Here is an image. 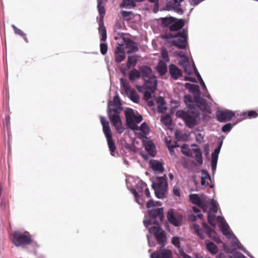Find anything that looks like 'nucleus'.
<instances>
[{"mask_svg": "<svg viewBox=\"0 0 258 258\" xmlns=\"http://www.w3.org/2000/svg\"><path fill=\"white\" fill-rule=\"evenodd\" d=\"M193 228L194 229L195 232L197 234V235L201 239H204L205 238L204 232H205V228H203V223L201 225L198 224L197 223H194L193 224Z\"/></svg>", "mask_w": 258, "mask_h": 258, "instance_id": "obj_25", "label": "nucleus"}, {"mask_svg": "<svg viewBox=\"0 0 258 258\" xmlns=\"http://www.w3.org/2000/svg\"><path fill=\"white\" fill-rule=\"evenodd\" d=\"M12 28L14 29V31L15 33V34L22 36L23 37L24 40L28 42V39L26 37V34L23 33V32L20 29H18L14 25H12Z\"/></svg>", "mask_w": 258, "mask_h": 258, "instance_id": "obj_46", "label": "nucleus"}, {"mask_svg": "<svg viewBox=\"0 0 258 258\" xmlns=\"http://www.w3.org/2000/svg\"><path fill=\"white\" fill-rule=\"evenodd\" d=\"M173 193L174 195L177 197H179L180 195L179 189L176 186H174L173 188Z\"/></svg>", "mask_w": 258, "mask_h": 258, "instance_id": "obj_58", "label": "nucleus"}, {"mask_svg": "<svg viewBox=\"0 0 258 258\" xmlns=\"http://www.w3.org/2000/svg\"><path fill=\"white\" fill-rule=\"evenodd\" d=\"M140 130L142 132L143 135H145L148 132L149 127L147 124L145 122H144L142 123L139 127H138V130Z\"/></svg>", "mask_w": 258, "mask_h": 258, "instance_id": "obj_47", "label": "nucleus"}, {"mask_svg": "<svg viewBox=\"0 0 258 258\" xmlns=\"http://www.w3.org/2000/svg\"><path fill=\"white\" fill-rule=\"evenodd\" d=\"M116 40L121 41L122 43L125 45V48L128 53L136 52L138 50V47L137 45L130 39H125L121 35L114 36Z\"/></svg>", "mask_w": 258, "mask_h": 258, "instance_id": "obj_16", "label": "nucleus"}, {"mask_svg": "<svg viewBox=\"0 0 258 258\" xmlns=\"http://www.w3.org/2000/svg\"><path fill=\"white\" fill-rule=\"evenodd\" d=\"M166 144L168 148V150L170 151V154H172V153L173 152V149L177 147L176 142H175V141H172L170 140L169 141H168L167 140Z\"/></svg>", "mask_w": 258, "mask_h": 258, "instance_id": "obj_45", "label": "nucleus"}, {"mask_svg": "<svg viewBox=\"0 0 258 258\" xmlns=\"http://www.w3.org/2000/svg\"><path fill=\"white\" fill-rule=\"evenodd\" d=\"M99 34L101 35V41H104L106 39L107 35L105 27L103 24L100 23L98 28Z\"/></svg>", "mask_w": 258, "mask_h": 258, "instance_id": "obj_35", "label": "nucleus"}, {"mask_svg": "<svg viewBox=\"0 0 258 258\" xmlns=\"http://www.w3.org/2000/svg\"><path fill=\"white\" fill-rule=\"evenodd\" d=\"M151 258H171L170 250L165 249L161 246L158 251H155L150 255Z\"/></svg>", "mask_w": 258, "mask_h": 258, "instance_id": "obj_19", "label": "nucleus"}, {"mask_svg": "<svg viewBox=\"0 0 258 258\" xmlns=\"http://www.w3.org/2000/svg\"><path fill=\"white\" fill-rule=\"evenodd\" d=\"M169 69L171 77L174 80H177L181 77L182 71L175 65H170Z\"/></svg>", "mask_w": 258, "mask_h": 258, "instance_id": "obj_23", "label": "nucleus"}, {"mask_svg": "<svg viewBox=\"0 0 258 258\" xmlns=\"http://www.w3.org/2000/svg\"><path fill=\"white\" fill-rule=\"evenodd\" d=\"M222 144V142L220 143L219 147L215 149L214 151L212 154L211 166L213 174H214L216 170L218 156L220 151Z\"/></svg>", "mask_w": 258, "mask_h": 258, "instance_id": "obj_20", "label": "nucleus"}, {"mask_svg": "<svg viewBox=\"0 0 258 258\" xmlns=\"http://www.w3.org/2000/svg\"><path fill=\"white\" fill-rule=\"evenodd\" d=\"M100 121L103 127V133L107 139L110 154L112 156H115L117 153L115 152V146L112 140L109 122L103 116H100Z\"/></svg>", "mask_w": 258, "mask_h": 258, "instance_id": "obj_9", "label": "nucleus"}, {"mask_svg": "<svg viewBox=\"0 0 258 258\" xmlns=\"http://www.w3.org/2000/svg\"><path fill=\"white\" fill-rule=\"evenodd\" d=\"M162 57L165 61H169V57L168 56V52L166 49L163 48L161 52Z\"/></svg>", "mask_w": 258, "mask_h": 258, "instance_id": "obj_53", "label": "nucleus"}, {"mask_svg": "<svg viewBox=\"0 0 258 258\" xmlns=\"http://www.w3.org/2000/svg\"><path fill=\"white\" fill-rule=\"evenodd\" d=\"M141 72L146 86L151 91H155L157 81L156 78L153 75L151 69L148 67L144 66L142 68Z\"/></svg>", "mask_w": 258, "mask_h": 258, "instance_id": "obj_7", "label": "nucleus"}, {"mask_svg": "<svg viewBox=\"0 0 258 258\" xmlns=\"http://www.w3.org/2000/svg\"><path fill=\"white\" fill-rule=\"evenodd\" d=\"M130 13H131L130 12L124 11L121 12V15L123 17H127L128 16H129Z\"/></svg>", "mask_w": 258, "mask_h": 258, "instance_id": "obj_61", "label": "nucleus"}, {"mask_svg": "<svg viewBox=\"0 0 258 258\" xmlns=\"http://www.w3.org/2000/svg\"><path fill=\"white\" fill-rule=\"evenodd\" d=\"M197 216H196L194 214H191L190 215V219L192 221H195L196 220H197Z\"/></svg>", "mask_w": 258, "mask_h": 258, "instance_id": "obj_63", "label": "nucleus"}, {"mask_svg": "<svg viewBox=\"0 0 258 258\" xmlns=\"http://www.w3.org/2000/svg\"><path fill=\"white\" fill-rule=\"evenodd\" d=\"M122 110L121 103L118 96L114 97L113 101H109L108 104L107 113L109 118L116 131L121 134L124 131L119 114Z\"/></svg>", "mask_w": 258, "mask_h": 258, "instance_id": "obj_3", "label": "nucleus"}, {"mask_svg": "<svg viewBox=\"0 0 258 258\" xmlns=\"http://www.w3.org/2000/svg\"><path fill=\"white\" fill-rule=\"evenodd\" d=\"M184 80L185 81H189L192 82H197L196 81V79L195 78H192V77H184Z\"/></svg>", "mask_w": 258, "mask_h": 258, "instance_id": "obj_59", "label": "nucleus"}, {"mask_svg": "<svg viewBox=\"0 0 258 258\" xmlns=\"http://www.w3.org/2000/svg\"><path fill=\"white\" fill-rule=\"evenodd\" d=\"M167 217L169 222L175 226H179L182 223V215L172 209L168 210Z\"/></svg>", "mask_w": 258, "mask_h": 258, "instance_id": "obj_14", "label": "nucleus"}, {"mask_svg": "<svg viewBox=\"0 0 258 258\" xmlns=\"http://www.w3.org/2000/svg\"><path fill=\"white\" fill-rule=\"evenodd\" d=\"M100 52L103 54L104 55L106 53L108 49L107 45L106 44L104 43H101L100 45Z\"/></svg>", "mask_w": 258, "mask_h": 258, "instance_id": "obj_54", "label": "nucleus"}, {"mask_svg": "<svg viewBox=\"0 0 258 258\" xmlns=\"http://www.w3.org/2000/svg\"><path fill=\"white\" fill-rule=\"evenodd\" d=\"M137 187L139 191L142 192L147 188V184L145 182L140 181L138 182Z\"/></svg>", "mask_w": 258, "mask_h": 258, "instance_id": "obj_50", "label": "nucleus"}, {"mask_svg": "<svg viewBox=\"0 0 258 258\" xmlns=\"http://www.w3.org/2000/svg\"><path fill=\"white\" fill-rule=\"evenodd\" d=\"M161 206L160 202L150 200L147 203L149 218L146 217L143 222L149 232L155 236L159 243H163L166 241V236L158 223L163 217V209Z\"/></svg>", "mask_w": 258, "mask_h": 258, "instance_id": "obj_1", "label": "nucleus"}, {"mask_svg": "<svg viewBox=\"0 0 258 258\" xmlns=\"http://www.w3.org/2000/svg\"><path fill=\"white\" fill-rule=\"evenodd\" d=\"M130 190L131 192L134 195L136 202L141 206H143L144 201L143 198L141 197L138 195V193L137 192L136 190L135 189L131 188Z\"/></svg>", "mask_w": 258, "mask_h": 258, "instance_id": "obj_36", "label": "nucleus"}, {"mask_svg": "<svg viewBox=\"0 0 258 258\" xmlns=\"http://www.w3.org/2000/svg\"><path fill=\"white\" fill-rule=\"evenodd\" d=\"M196 76L198 77V79L199 80L200 83L201 85V86H202L204 88V89L206 90H207L206 85H205L204 81L203 80L202 78H201V76H200V75L199 72H197L196 73Z\"/></svg>", "mask_w": 258, "mask_h": 258, "instance_id": "obj_57", "label": "nucleus"}, {"mask_svg": "<svg viewBox=\"0 0 258 258\" xmlns=\"http://www.w3.org/2000/svg\"><path fill=\"white\" fill-rule=\"evenodd\" d=\"M174 18L170 17H165L161 18V20L162 23L166 26H169L172 23L173 21L174 20Z\"/></svg>", "mask_w": 258, "mask_h": 258, "instance_id": "obj_43", "label": "nucleus"}, {"mask_svg": "<svg viewBox=\"0 0 258 258\" xmlns=\"http://www.w3.org/2000/svg\"><path fill=\"white\" fill-rule=\"evenodd\" d=\"M11 239L13 243L17 247L29 244L32 241L31 236L27 231H17L14 232L12 235Z\"/></svg>", "mask_w": 258, "mask_h": 258, "instance_id": "obj_8", "label": "nucleus"}, {"mask_svg": "<svg viewBox=\"0 0 258 258\" xmlns=\"http://www.w3.org/2000/svg\"><path fill=\"white\" fill-rule=\"evenodd\" d=\"M203 226L205 228V232L207 233L211 238L217 242H220V239L215 231L209 227L206 223L203 222Z\"/></svg>", "mask_w": 258, "mask_h": 258, "instance_id": "obj_22", "label": "nucleus"}, {"mask_svg": "<svg viewBox=\"0 0 258 258\" xmlns=\"http://www.w3.org/2000/svg\"><path fill=\"white\" fill-rule=\"evenodd\" d=\"M140 77V73L136 69L131 71L129 73V78L131 81L139 78Z\"/></svg>", "mask_w": 258, "mask_h": 258, "instance_id": "obj_38", "label": "nucleus"}, {"mask_svg": "<svg viewBox=\"0 0 258 258\" xmlns=\"http://www.w3.org/2000/svg\"><path fill=\"white\" fill-rule=\"evenodd\" d=\"M194 152L195 154L196 159L198 163L202 164L203 163L202 154L201 150L199 148L194 149Z\"/></svg>", "mask_w": 258, "mask_h": 258, "instance_id": "obj_40", "label": "nucleus"}, {"mask_svg": "<svg viewBox=\"0 0 258 258\" xmlns=\"http://www.w3.org/2000/svg\"><path fill=\"white\" fill-rule=\"evenodd\" d=\"M157 70L159 74L161 76H163L166 74L167 71V67L163 61L160 60L157 66Z\"/></svg>", "mask_w": 258, "mask_h": 258, "instance_id": "obj_30", "label": "nucleus"}, {"mask_svg": "<svg viewBox=\"0 0 258 258\" xmlns=\"http://www.w3.org/2000/svg\"><path fill=\"white\" fill-rule=\"evenodd\" d=\"M217 258H227L226 256L223 253H220L218 255H217Z\"/></svg>", "mask_w": 258, "mask_h": 258, "instance_id": "obj_64", "label": "nucleus"}, {"mask_svg": "<svg viewBox=\"0 0 258 258\" xmlns=\"http://www.w3.org/2000/svg\"><path fill=\"white\" fill-rule=\"evenodd\" d=\"M190 201L198 206L199 207L202 208L204 212H206L208 210V205L209 201L207 200V197L203 195L200 197L197 194H191L189 196Z\"/></svg>", "mask_w": 258, "mask_h": 258, "instance_id": "obj_11", "label": "nucleus"}, {"mask_svg": "<svg viewBox=\"0 0 258 258\" xmlns=\"http://www.w3.org/2000/svg\"><path fill=\"white\" fill-rule=\"evenodd\" d=\"M181 151L183 154L187 156H190L191 155L190 149L186 145H183L181 147Z\"/></svg>", "mask_w": 258, "mask_h": 258, "instance_id": "obj_48", "label": "nucleus"}, {"mask_svg": "<svg viewBox=\"0 0 258 258\" xmlns=\"http://www.w3.org/2000/svg\"><path fill=\"white\" fill-rule=\"evenodd\" d=\"M235 124V123L233 124L230 123H227L222 127V131L224 133L229 132Z\"/></svg>", "mask_w": 258, "mask_h": 258, "instance_id": "obj_49", "label": "nucleus"}, {"mask_svg": "<svg viewBox=\"0 0 258 258\" xmlns=\"http://www.w3.org/2000/svg\"><path fill=\"white\" fill-rule=\"evenodd\" d=\"M184 101L190 113H195L192 109L195 110V106L196 105L202 110L206 108L207 103L205 100L199 96L194 95V97H192L190 95H185Z\"/></svg>", "mask_w": 258, "mask_h": 258, "instance_id": "obj_4", "label": "nucleus"}, {"mask_svg": "<svg viewBox=\"0 0 258 258\" xmlns=\"http://www.w3.org/2000/svg\"><path fill=\"white\" fill-rule=\"evenodd\" d=\"M177 55L179 57V64L183 68L190 62L187 56H185L182 52L180 51L178 52Z\"/></svg>", "mask_w": 258, "mask_h": 258, "instance_id": "obj_27", "label": "nucleus"}, {"mask_svg": "<svg viewBox=\"0 0 258 258\" xmlns=\"http://www.w3.org/2000/svg\"><path fill=\"white\" fill-rule=\"evenodd\" d=\"M137 62V57L136 55L128 56L127 58V66L128 68L134 67Z\"/></svg>", "mask_w": 258, "mask_h": 258, "instance_id": "obj_39", "label": "nucleus"}, {"mask_svg": "<svg viewBox=\"0 0 258 258\" xmlns=\"http://www.w3.org/2000/svg\"><path fill=\"white\" fill-rule=\"evenodd\" d=\"M209 177H211L209 175L208 171L206 170L203 169L201 171V179H209Z\"/></svg>", "mask_w": 258, "mask_h": 258, "instance_id": "obj_55", "label": "nucleus"}, {"mask_svg": "<svg viewBox=\"0 0 258 258\" xmlns=\"http://www.w3.org/2000/svg\"><path fill=\"white\" fill-rule=\"evenodd\" d=\"M192 210L194 213L197 215L198 217H199L201 220L203 219V215L201 214L199 208L193 207Z\"/></svg>", "mask_w": 258, "mask_h": 258, "instance_id": "obj_56", "label": "nucleus"}, {"mask_svg": "<svg viewBox=\"0 0 258 258\" xmlns=\"http://www.w3.org/2000/svg\"><path fill=\"white\" fill-rule=\"evenodd\" d=\"M211 207H210L208 213V219L209 223L213 226H216L215 220H218L220 222V229L223 234L227 238L231 240V244L234 249H239L244 250V247L234 236L228 224L224 220L223 217H216V214L217 213L218 209V204L214 200L211 202Z\"/></svg>", "mask_w": 258, "mask_h": 258, "instance_id": "obj_2", "label": "nucleus"}, {"mask_svg": "<svg viewBox=\"0 0 258 258\" xmlns=\"http://www.w3.org/2000/svg\"><path fill=\"white\" fill-rule=\"evenodd\" d=\"M145 148L148 153L152 156H155V147L152 141H146L144 143Z\"/></svg>", "mask_w": 258, "mask_h": 258, "instance_id": "obj_29", "label": "nucleus"}, {"mask_svg": "<svg viewBox=\"0 0 258 258\" xmlns=\"http://www.w3.org/2000/svg\"><path fill=\"white\" fill-rule=\"evenodd\" d=\"M192 111H194L195 112L191 113L192 114H193V116L188 114L186 112L183 110H178L176 112V116L182 118L185 121L186 125L190 128L196 125L197 123L196 119L195 117V114H197V113L195 112V110H193Z\"/></svg>", "mask_w": 258, "mask_h": 258, "instance_id": "obj_12", "label": "nucleus"}, {"mask_svg": "<svg viewBox=\"0 0 258 258\" xmlns=\"http://www.w3.org/2000/svg\"><path fill=\"white\" fill-rule=\"evenodd\" d=\"M133 180V178L132 177H127L126 179V183L127 187H129V183L131 182Z\"/></svg>", "mask_w": 258, "mask_h": 258, "instance_id": "obj_60", "label": "nucleus"}, {"mask_svg": "<svg viewBox=\"0 0 258 258\" xmlns=\"http://www.w3.org/2000/svg\"><path fill=\"white\" fill-rule=\"evenodd\" d=\"M97 7L100 15V21H101L100 23L102 24V20L105 15V11L103 6H102V4L99 0H98Z\"/></svg>", "mask_w": 258, "mask_h": 258, "instance_id": "obj_37", "label": "nucleus"}, {"mask_svg": "<svg viewBox=\"0 0 258 258\" xmlns=\"http://www.w3.org/2000/svg\"><path fill=\"white\" fill-rule=\"evenodd\" d=\"M120 81L121 87L123 89L126 95L134 102L138 103L139 97L136 92L130 87L128 84L123 78H120Z\"/></svg>", "mask_w": 258, "mask_h": 258, "instance_id": "obj_13", "label": "nucleus"}, {"mask_svg": "<svg viewBox=\"0 0 258 258\" xmlns=\"http://www.w3.org/2000/svg\"><path fill=\"white\" fill-rule=\"evenodd\" d=\"M136 6L134 0H123L120 4V7L126 9H130L134 8Z\"/></svg>", "mask_w": 258, "mask_h": 258, "instance_id": "obj_31", "label": "nucleus"}, {"mask_svg": "<svg viewBox=\"0 0 258 258\" xmlns=\"http://www.w3.org/2000/svg\"><path fill=\"white\" fill-rule=\"evenodd\" d=\"M183 240V238L181 237L174 236L171 239V243L177 248L176 253L178 258H190V256L185 252L180 247V243Z\"/></svg>", "mask_w": 258, "mask_h": 258, "instance_id": "obj_15", "label": "nucleus"}, {"mask_svg": "<svg viewBox=\"0 0 258 258\" xmlns=\"http://www.w3.org/2000/svg\"><path fill=\"white\" fill-rule=\"evenodd\" d=\"M235 115L234 112L228 110H221L217 112V118L220 122L229 121Z\"/></svg>", "mask_w": 258, "mask_h": 258, "instance_id": "obj_17", "label": "nucleus"}, {"mask_svg": "<svg viewBox=\"0 0 258 258\" xmlns=\"http://www.w3.org/2000/svg\"><path fill=\"white\" fill-rule=\"evenodd\" d=\"M151 3L154 4L153 11L155 13L158 12L159 10V0H148Z\"/></svg>", "mask_w": 258, "mask_h": 258, "instance_id": "obj_52", "label": "nucleus"}, {"mask_svg": "<svg viewBox=\"0 0 258 258\" xmlns=\"http://www.w3.org/2000/svg\"><path fill=\"white\" fill-rule=\"evenodd\" d=\"M185 87L189 90V92L193 93L194 95L199 96L200 89L198 85L186 83Z\"/></svg>", "mask_w": 258, "mask_h": 258, "instance_id": "obj_28", "label": "nucleus"}, {"mask_svg": "<svg viewBox=\"0 0 258 258\" xmlns=\"http://www.w3.org/2000/svg\"><path fill=\"white\" fill-rule=\"evenodd\" d=\"M211 183V177H209V179L208 180V179H201V184L203 186H209L210 188L212 187V185H210V183Z\"/></svg>", "mask_w": 258, "mask_h": 258, "instance_id": "obj_51", "label": "nucleus"}, {"mask_svg": "<svg viewBox=\"0 0 258 258\" xmlns=\"http://www.w3.org/2000/svg\"><path fill=\"white\" fill-rule=\"evenodd\" d=\"M184 72L187 75H191L194 72H195V74H196V73L198 72L192 62L188 63L186 66L184 67Z\"/></svg>", "mask_w": 258, "mask_h": 258, "instance_id": "obj_33", "label": "nucleus"}, {"mask_svg": "<svg viewBox=\"0 0 258 258\" xmlns=\"http://www.w3.org/2000/svg\"><path fill=\"white\" fill-rule=\"evenodd\" d=\"M150 164L152 169L156 173H162L164 171V167L162 162L155 160H152L150 162Z\"/></svg>", "mask_w": 258, "mask_h": 258, "instance_id": "obj_24", "label": "nucleus"}, {"mask_svg": "<svg viewBox=\"0 0 258 258\" xmlns=\"http://www.w3.org/2000/svg\"><path fill=\"white\" fill-rule=\"evenodd\" d=\"M118 46L115 48L114 55L115 61L119 62L123 61L125 58V53L124 50L123 45L121 41L117 42Z\"/></svg>", "mask_w": 258, "mask_h": 258, "instance_id": "obj_18", "label": "nucleus"}, {"mask_svg": "<svg viewBox=\"0 0 258 258\" xmlns=\"http://www.w3.org/2000/svg\"><path fill=\"white\" fill-rule=\"evenodd\" d=\"M170 36L171 37L173 38L172 41L174 45L181 49L186 47L187 45V33L185 30H183L173 37L171 35Z\"/></svg>", "mask_w": 258, "mask_h": 258, "instance_id": "obj_10", "label": "nucleus"}, {"mask_svg": "<svg viewBox=\"0 0 258 258\" xmlns=\"http://www.w3.org/2000/svg\"><path fill=\"white\" fill-rule=\"evenodd\" d=\"M125 115L128 127L134 131L138 130L137 124L143 120L142 115L137 111L131 108H126L125 110Z\"/></svg>", "mask_w": 258, "mask_h": 258, "instance_id": "obj_5", "label": "nucleus"}, {"mask_svg": "<svg viewBox=\"0 0 258 258\" xmlns=\"http://www.w3.org/2000/svg\"><path fill=\"white\" fill-rule=\"evenodd\" d=\"M207 248L212 254H216L218 252L217 246L212 242H208L206 244Z\"/></svg>", "mask_w": 258, "mask_h": 258, "instance_id": "obj_34", "label": "nucleus"}, {"mask_svg": "<svg viewBox=\"0 0 258 258\" xmlns=\"http://www.w3.org/2000/svg\"><path fill=\"white\" fill-rule=\"evenodd\" d=\"M166 176L157 177L156 181L153 182L152 186L154 190L155 196L158 199L163 198L167 192V183Z\"/></svg>", "mask_w": 258, "mask_h": 258, "instance_id": "obj_6", "label": "nucleus"}, {"mask_svg": "<svg viewBox=\"0 0 258 258\" xmlns=\"http://www.w3.org/2000/svg\"><path fill=\"white\" fill-rule=\"evenodd\" d=\"M244 118H246L248 116L249 118H256L258 116V114L255 111L251 110L248 112H243L241 114Z\"/></svg>", "mask_w": 258, "mask_h": 258, "instance_id": "obj_42", "label": "nucleus"}, {"mask_svg": "<svg viewBox=\"0 0 258 258\" xmlns=\"http://www.w3.org/2000/svg\"><path fill=\"white\" fill-rule=\"evenodd\" d=\"M156 102L157 104L158 111L160 112H162L165 110L166 108L165 103H164V98L161 97H159L157 99Z\"/></svg>", "mask_w": 258, "mask_h": 258, "instance_id": "obj_32", "label": "nucleus"}, {"mask_svg": "<svg viewBox=\"0 0 258 258\" xmlns=\"http://www.w3.org/2000/svg\"><path fill=\"white\" fill-rule=\"evenodd\" d=\"M166 8L167 10H173L178 14H181L183 13L182 9L179 7V2H178V0H172V2H168Z\"/></svg>", "mask_w": 258, "mask_h": 258, "instance_id": "obj_21", "label": "nucleus"}, {"mask_svg": "<svg viewBox=\"0 0 258 258\" xmlns=\"http://www.w3.org/2000/svg\"><path fill=\"white\" fill-rule=\"evenodd\" d=\"M161 121L166 126L169 127L171 123V119L168 115H165L161 117Z\"/></svg>", "mask_w": 258, "mask_h": 258, "instance_id": "obj_44", "label": "nucleus"}, {"mask_svg": "<svg viewBox=\"0 0 258 258\" xmlns=\"http://www.w3.org/2000/svg\"><path fill=\"white\" fill-rule=\"evenodd\" d=\"M137 87L140 91H143L142 89L143 88L146 90V91H145V92H144V96H145V97L147 99L150 98V97L151 96V92H154V91H151L148 87H147L146 86V84H145V85H144V86L143 87H140V86H137Z\"/></svg>", "mask_w": 258, "mask_h": 258, "instance_id": "obj_41", "label": "nucleus"}, {"mask_svg": "<svg viewBox=\"0 0 258 258\" xmlns=\"http://www.w3.org/2000/svg\"><path fill=\"white\" fill-rule=\"evenodd\" d=\"M184 25V21L182 20H176L174 19L171 25L170 26V31H175L181 29Z\"/></svg>", "mask_w": 258, "mask_h": 258, "instance_id": "obj_26", "label": "nucleus"}, {"mask_svg": "<svg viewBox=\"0 0 258 258\" xmlns=\"http://www.w3.org/2000/svg\"><path fill=\"white\" fill-rule=\"evenodd\" d=\"M203 1V0H190L191 3L193 4L194 5H198Z\"/></svg>", "mask_w": 258, "mask_h": 258, "instance_id": "obj_62", "label": "nucleus"}]
</instances>
